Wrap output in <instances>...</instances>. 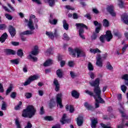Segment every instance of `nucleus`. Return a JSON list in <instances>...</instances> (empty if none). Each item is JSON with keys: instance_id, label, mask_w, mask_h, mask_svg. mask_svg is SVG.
Returning <instances> with one entry per match:
<instances>
[{"instance_id": "1", "label": "nucleus", "mask_w": 128, "mask_h": 128, "mask_svg": "<svg viewBox=\"0 0 128 128\" xmlns=\"http://www.w3.org/2000/svg\"><path fill=\"white\" fill-rule=\"evenodd\" d=\"M36 112V110L34 108V106L29 105L26 109L24 110L22 112V116L23 118H32Z\"/></svg>"}, {"instance_id": "2", "label": "nucleus", "mask_w": 128, "mask_h": 128, "mask_svg": "<svg viewBox=\"0 0 128 128\" xmlns=\"http://www.w3.org/2000/svg\"><path fill=\"white\" fill-rule=\"evenodd\" d=\"M76 28L78 30V34L79 36L82 40H86V37L84 34V28L88 30V26L84 24L78 23L76 24Z\"/></svg>"}, {"instance_id": "3", "label": "nucleus", "mask_w": 128, "mask_h": 128, "mask_svg": "<svg viewBox=\"0 0 128 128\" xmlns=\"http://www.w3.org/2000/svg\"><path fill=\"white\" fill-rule=\"evenodd\" d=\"M68 50L70 52V54H72L74 58H76V54L77 58H80V56L86 58V53L82 52L80 49L78 48H76L74 50H72L71 48H68Z\"/></svg>"}, {"instance_id": "4", "label": "nucleus", "mask_w": 128, "mask_h": 128, "mask_svg": "<svg viewBox=\"0 0 128 128\" xmlns=\"http://www.w3.org/2000/svg\"><path fill=\"white\" fill-rule=\"evenodd\" d=\"M94 92L95 94L94 96V98H98V100H100L101 101L100 102H104V99L102 98V96L100 94H102V90H100V86L95 87L94 88Z\"/></svg>"}, {"instance_id": "5", "label": "nucleus", "mask_w": 128, "mask_h": 128, "mask_svg": "<svg viewBox=\"0 0 128 128\" xmlns=\"http://www.w3.org/2000/svg\"><path fill=\"white\" fill-rule=\"evenodd\" d=\"M38 80V76L36 75H34L30 76L27 80L24 82V86H28V84H30L32 82H34V80Z\"/></svg>"}, {"instance_id": "6", "label": "nucleus", "mask_w": 128, "mask_h": 128, "mask_svg": "<svg viewBox=\"0 0 128 128\" xmlns=\"http://www.w3.org/2000/svg\"><path fill=\"white\" fill-rule=\"evenodd\" d=\"M32 18H36V16L32 14L30 16V18L29 19V21L28 24V26L30 30H34L36 28H34V22H32Z\"/></svg>"}, {"instance_id": "7", "label": "nucleus", "mask_w": 128, "mask_h": 128, "mask_svg": "<svg viewBox=\"0 0 128 128\" xmlns=\"http://www.w3.org/2000/svg\"><path fill=\"white\" fill-rule=\"evenodd\" d=\"M62 93L58 94L56 96V102L57 104L59 105L60 108H64V106H62Z\"/></svg>"}, {"instance_id": "8", "label": "nucleus", "mask_w": 128, "mask_h": 128, "mask_svg": "<svg viewBox=\"0 0 128 128\" xmlns=\"http://www.w3.org/2000/svg\"><path fill=\"white\" fill-rule=\"evenodd\" d=\"M96 65L100 68H102V56L100 54H98L96 57Z\"/></svg>"}, {"instance_id": "9", "label": "nucleus", "mask_w": 128, "mask_h": 128, "mask_svg": "<svg viewBox=\"0 0 128 128\" xmlns=\"http://www.w3.org/2000/svg\"><path fill=\"white\" fill-rule=\"evenodd\" d=\"M104 36L107 42H110L111 40L112 39V32H110V30H107Z\"/></svg>"}, {"instance_id": "10", "label": "nucleus", "mask_w": 128, "mask_h": 128, "mask_svg": "<svg viewBox=\"0 0 128 128\" xmlns=\"http://www.w3.org/2000/svg\"><path fill=\"white\" fill-rule=\"evenodd\" d=\"M8 32H10L12 38H14V36H16V28L12 26H9Z\"/></svg>"}, {"instance_id": "11", "label": "nucleus", "mask_w": 128, "mask_h": 128, "mask_svg": "<svg viewBox=\"0 0 128 128\" xmlns=\"http://www.w3.org/2000/svg\"><path fill=\"white\" fill-rule=\"evenodd\" d=\"M94 24L96 26H98L95 29V32L96 34H98L100 31V28H102V24L100 23H98V21H94Z\"/></svg>"}, {"instance_id": "12", "label": "nucleus", "mask_w": 128, "mask_h": 128, "mask_svg": "<svg viewBox=\"0 0 128 128\" xmlns=\"http://www.w3.org/2000/svg\"><path fill=\"white\" fill-rule=\"evenodd\" d=\"M106 10L108 12V13L111 14L112 16H116V12H114V6H108L106 8Z\"/></svg>"}, {"instance_id": "13", "label": "nucleus", "mask_w": 128, "mask_h": 128, "mask_svg": "<svg viewBox=\"0 0 128 128\" xmlns=\"http://www.w3.org/2000/svg\"><path fill=\"white\" fill-rule=\"evenodd\" d=\"M70 122V120L66 119V114H64L62 118L60 120V122L62 124H68Z\"/></svg>"}, {"instance_id": "14", "label": "nucleus", "mask_w": 128, "mask_h": 128, "mask_svg": "<svg viewBox=\"0 0 128 128\" xmlns=\"http://www.w3.org/2000/svg\"><path fill=\"white\" fill-rule=\"evenodd\" d=\"M90 84L92 86H94V88L100 86V78H96L94 82H90Z\"/></svg>"}, {"instance_id": "15", "label": "nucleus", "mask_w": 128, "mask_h": 128, "mask_svg": "<svg viewBox=\"0 0 128 128\" xmlns=\"http://www.w3.org/2000/svg\"><path fill=\"white\" fill-rule=\"evenodd\" d=\"M76 122L78 126H82L84 124V118L82 116H79L76 119Z\"/></svg>"}, {"instance_id": "16", "label": "nucleus", "mask_w": 128, "mask_h": 128, "mask_svg": "<svg viewBox=\"0 0 128 128\" xmlns=\"http://www.w3.org/2000/svg\"><path fill=\"white\" fill-rule=\"evenodd\" d=\"M122 20L126 24H128V14L124 13V14L121 17Z\"/></svg>"}, {"instance_id": "17", "label": "nucleus", "mask_w": 128, "mask_h": 128, "mask_svg": "<svg viewBox=\"0 0 128 128\" xmlns=\"http://www.w3.org/2000/svg\"><path fill=\"white\" fill-rule=\"evenodd\" d=\"M96 100L95 103V108H100V104H104L106 102H104L103 100V102H102L101 100L98 99V98H94Z\"/></svg>"}, {"instance_id": "18", "label": "nucleus", "mask_w": 128, "mask_h": 128, "mask_svg": "<svg viewBox=\"0 0 128 128\" xmlns=\"http://www.w3.org/2000/svg\"><path fill=\"white\" fill-rule=\"evenodd\" d=\"M32 56H38V47L37 46H34V49L31 52Z\"/></svg>"}, {"instance_id": "19", "label": "nucleus", "mask_w": 128, "mask_h": 128, "mask_svg": "<svg viewBox=\"0 0 128 128\" xmlns=\"http://www.w3.org/2000/svg\"><path fill=\"white\" fill-rule=\"evenodd\" d=\"M98 119L95 118L91 120V128H96V124H98Z\"/></svg>"}, {"instance_id": "20", "label": "nucleus", "mask_w": 128, "mask_h": 128, "mask_svg": "<svg viewBox=\"0 0 128 128\" xmlns=\"http://www.w3.org/2000/svg\"><path fill=\"white\" fill-rule=\"evenodd\" d=\"M65 108L67 112H68V110H70V112L71 114L74 112V106H72V105L68 106V104H67Z\"/></svg>"}, {"instance_id": "21", "label": "nucleus", "mask_w": 128, "mask_h": 128, "mask_svg": "<svg viewBox=\"0 0 128 128\" xmlns=\"http://www.w3.org/2000/svg\"><path fill=\"white\" fill-rule=\"evenodd\" d=\"M54 84L56 86V92H58L60 90V83H58V80L56 79H54Z\"/></svg>"}, {"instance_id": "22", "label": "nucleus", "mask_w": 128, "mask_h": 128, "mask_svg": "<svg viewBox=\"0 0 128 128\" xmlns=\"http://www.w3.org/2000/svg\"><path fill=\"white\" fill-rule=\"evenodd\" d=\"M32 30H27L20 33V36H28V34H34V32H32Z\"/></svg>"}, {"instance_id": "23", "label": "nucleus", "mask_w": 128, "mask_h": 128, "mask_svg": "<svg viewBox=\"0 0 128 128\" xmlns=\"http://www.w3.org/2000/svg\"><path fill=\"white\" fill-rule=\"evenodd\" d=\"M56 74L59 78H62L64 76V71L60 69H58L56 71Z\"/></svg>"}, {"instance_id": "24", "label": "nucleus", "mask_w": 128, "mask_h": 128, "mask_svg": "<svg viewBox=\"0 0 128 128\" xmlns=\"http://www.w3.org/2000/svg\"><path fill=\"white\" fill-rule=\"evenodd\" d=\"M8 36L6 32L3 34L1 37H0V42H1L2 43L4 42H6V40L8 38Z\"/></svg>"}, {"instance_id": "25", "label": "nucleus", "mask_w": 128, "mask_h": 128, "mask_svg": "<svg viewBox=\"0 0 128 128\" xmlns=\"http://www.w3.org/2000/svg\"><path fill=\"white\" fill-rule=\"evenodd\" d=\"M50 18L49 22L51 24L56 25V24H58V20L52 18V15H50Z\"/></svg>"}, {"instance_id": "26", "label": "nucleus", "mask_w": 128, "mask_h": 128, "mask_svg": "<svg viewBox=\"0 0 128 128\" xmlns=\"http://www.w3.org/2000/svg\"><path fill=\"white\" fill-rule=\"evenodd\" d=\"M54 62L52 60L49 59L46 61L45 62H44L43 66H52V64Z\"/></svg>"}, {"instance_id": "27", "label": "nucleus", "mask_w": 128, "mask_h": 128, "mask_svg": "<svg viewBox=\"0 0 128 128\" xmlns=\"http://www.w3.org/2000/svg\"><path fill=\"white\" fill-rule=\"evenodd\" d=\"M72 96L75 98H80V94L78 93V92L76 90H74L72 92Z\"/></svg>"}, {"instance_id": "28", "label": "nucleus", "mask_w": 128, "mask_h": 128, "mask_svg": "<svg viewBox=\"0 0 128 128\" xmlns=\"http://www.w3.org/2000/svg\"><path fill=\"white\" fill-rule=\"evenodd\" d=\"M90 52H92V54H100V52H102V51H100V49L98 48L94 49L90 48Z\"/></svg>"}, {"instance_id": "29", "label": "nucleus", "mask_w": 128, "mask_h": 128, "mask_svg": "<svg viewBox=\"0 0 128 128\" xmlns=\"http://www.w3.org/2000/svg\"><path fill=\"white\" fill-rule=\"evenodd\" d=\"M84 106L88 110H94V107L91 105H90L88 102H85Z\"/></svg>"}, {"instance_id": "30", "label": "nucleus", "mask_w": 128, "mask_h": 128, "mask_svg": "<svg viewBox=\"0 0 128 128\" xmlns=\"http://www.w3.org/2000/svg\"><path fill=\"white\" fill-rule=\"evenodd\" d=\"M122 80H125V84L126 86H128V74H125L123 75L122 76Z\"/></svg>"}, {"instance_id": "31", "label": "nucleus", "mask_w": 128, "mask_h": 128, "mask_svg": "<svg viewBox=\"0 0 128 128\" xmlns=\"http://www.w3.org/2000/svg\"><path fill=\"white\" fill-rule=\"evenodd\" d=\"M62 24L64 28L66 30H68L69 25L66 22V20H63Z\"/></svg>"}, {"instance_id": "32", "label": "nucleus", "mask_w": 128, "mask_h": 128, "mask_svg": "<svg viewBox=\"0 0 128 128\" xmlns=\"http://www.w3.org/2000/svg\"><path fill=\"white\" fill-rule=\"evenodd\" d=\"M15 124L17 128H22V125L20 124V122L18 118L15 119Z\"/></svg>"}, {"instance_id": "33", "label": "nucleus", "mask_w": 128, "mask_h": 128, "mask_svg": "<svg viewBox=\"0 0 128 128\" xmlns=\"http://www.w3.org/2000/svg\"><path fill=\"white\" fill-rule=\"evenodd\" d=\"M103 26L105 28H108V26H110V22L108 20L104 19L103 20Z\"/></svg>"}, {"instance_id": "34", "label": "nucleus", "mask_w": 128, "mask_h": 128, "mask_svg": "<svg viewBox=\"0 0 128 128\" xmlns=\"http://www.w3.org/2000/svg\"><path fill=\"white\" fill-rule=\"evenodd\" d=\"M6 54H16V51L10 49H7L6 50Z\"/></svg>"}, {"instance_id": "35", "label": "nucleus", "mask_w": 128, "mask_h": 128, "mask_svg": "<svg viewBox=\"0 0 128 128\" xmlns=\"http://www.w3.org/2000/svg\"><path fill=\"white\" fill-rule=\"evenodd\" d=\"M20 60L18 58L10 60V62H11V64H20Z\"/></svg>"}, {"instance_id": "36", "label": "nucleus", "mask_w": 128, "mask_h": 128, "mask_svg": "<svg viewBox=\"0 0 128 128\" xmlns=\"http://www.w3.org/2000/svg\"><path fill=\"white\" fill-rule=\"evenodd\" d=\"M46 36H48L51 40H54V33H52V32H46Z\"/></svg>"}, {"instance_id": "37", "label": "nucleus", "mask_w": 128, "mask_h": 128, "mask_svg": "<svg viewBox=\"0 0 128 128\" xmlns=\"http://www.w3.org/2000/svg\"><path fill=\"white\" fill-rule=\"evenodd\" d=\"M54 100L52 98L50 100V102L48 104V106L50 108H54Z\"/></svg>"}, {"instance_id": "38", "label": "nucleus", "mask_w": 128, "mask_h": 128, "mask_svg": "<svg viewBox=\"0 0 128 128\" xmlns=\"http://www.w3.org/2000/svg\"><path fill=\"white\" fill-rule=\"evenodd\" d=\"M2 108L1 109L2 110H6V102H4V101H2Z\"/></svg>"}, {"instance_id": "39", "label": "nucleus", "mask_w": 128, "mask_h": 128, "mask_svg": "<svg viewBox=\"0 0 128 128\" xmlns=\"http://www.w3.org/2000/svg\"><path fill=\"white\" fill-rule=\"evenodd\" d=\"M48 2V4H49L50 6L52 7L56 4V2L54 0H47Z\"/></svg>"}, {"instance_id": "40", "label": "nucleus", "mask_w": 128, "mask_h": 128, "mask_svg": "<svg viewBox=\"0 0 128 128\" xmlns=\"http://www.w3.org/2000/svg\"><path fill=\"white\" fill-rule=\"evenodd\" d=\"M16 54L17 56H18L20 58H22V56H24V52H22V50L21 49L18 50Z\"/></svg>"}, {"instance_id": "41", "label": "nucleus", "mask_w": 128, "mask_h": 128, "mask_svg": "<svg viewBox=\"0 0 128 128\" xmlns=\"http://www.w3.org/2000/svg\"><path fill=\"white\" fill-rule=\"evenodd\" d=\"M12 90V86L10 85L6 91V96H8Z\"/></svg>"}, {"instance_id": "42", "label": "nucleus", "mask_w": 128, "mask_h": 128, "mask_svg": "<svg viewBox=\"0 0 128 128\" xmlns=\"http://www.w3.org/2000/svg\"><path fill=\"white\" fill-rule=\"evenodd\" d=\"M88 68L89 70L90 71L94 70V66H92V63L89 62L88 64Z\"/></svg>"}, {"instance_id": "43", "label": "nucleus", "mask_w": 128, "mask_h": 128, "mask_svg": "<svg viewBox=\"0 0 128 128\" xmlns=\"http://www.w3.org/2000/svg\"><path fill=\"white\" fill-rule=\"evenodd\" d=\"M32 128V124L30 122V121H28L24 128Z\"/></svg>"}, {"instance_id": "44", "label": "nucleus", "mask_w": 128, "mask_h": 128, "mask_svg": "<svg viewBox=\"0 0 128 128\" xmlns=\"http://www.w3.org/2000/svg\"><path fill=\"white\" fill-rule=\"evenodd\" d=\"M106 68L107 69L109 70H112L114 69V68H112V66L110 65V62H107Z\"/></svg>"}, {"instance_id": "45", "label": "nucleus", "mask_w": 128, "mask_h": 128, "mask_svg": "<svg viewBox=\"0 0 128 128\" xmlns=\"http://www.w3.org/2000/svg\"><path fill=\"white\" fill-rule=\"evenodd\" d=\"M5 16L8 20H12V16L8 14H5Z\"/></svg>"}, {"instance_id": "46", "label": "nucleus", "mask_w": 128, "mask_h": 128, "mask_svg": "<svg viewBox=\"0 0 128 128\" xmlns=\"http://www.w3.org/2000/svg\"><path fill=\"white\" fill-rule=\"evenodd\" d=\"M88 74H89L90 78H92V80H94V78H96V75L94 74V72H90L88 73Z\"/></svg>"}, {"instance_id": "47", "label": "nucleus", "mask_w": 128, "mask_h": 128, "mask_svg": "<svg viewBox=\"0 0 128 128\" xmlns=\"http://www.w3.org/2000/svg\"><path fill=\"white\" fill-rule=\"evenodd\" d=\"M70 76L72 78H76V74L74 72L70 71Z\"/></svg>"}, {"instance_id": "48", "label": "nucleus", "mask_w": 128, "mask_h": 128, "mask_svg": "<svg viewBox=\"0 0 128 128\" xmlns=\"http://www.w3.org/2000/svg\"><path fill=\"white\" fill-rule=\"evenodd\" d=\"M45 120H49L50 122L52 120H54V118H52V116H47L44 117Z\"/></svg>"}, {"instance_id": "49", "label": "nucleus", "mask_w": 128, "mask_h": 128, "mask_svg": "<svg viewBox=\"0 0 128 128\" xmlns=\"http://www.w3.org/2000/svg\"><path fill=\"white\" fill-rule=\"evenodd\" d=\"M85 92H86V94H87L90 96H94V92H92L88 90H85Z\"/></svg>"}, {"instance_id": "50", "label": "nucleus", "mask_w": 128, "mask_h": 128, "mask_svg": "<svg viewBox=\"0 0 128 128\" xmlns=\"http://www.w3.org/2000/svg\"><path fill=\"white\" fill-rule=\"evenodd\" d=\"M10 98H12L14 99L16 98V92H12L10 95Z\"/></svg>"}, {"instance_id": "51", "label": "nucleus", "mask_w": 128, "mask_h": 128, "mask_svg": "<svg viewBox=\"0 0 128 128\" xmlns=\"http://www.w3.org/2000/svg\"><path fill=\"white\" fill-rule=\"evenodd\" d=\"M64 36V40H70V37L68 36V34L66 33H64L63 35Z\"/></svg>"}, {"instance_id": "52", "label": "nucleus", "mask_w": 128, "mask_h": 128, "mask_svg": "<svg viewBox=\"0 0 128 128\" xmlns=\"http://www.w3.org/2000/svg\"><path fill=\"white\" fill-rule=\"evenodd\" d=\"M29 56L30 58H32V60H33L34 62H38V58L34 56L32 54H30Z\"/></svg>"}, {"instance_id": "53", "label": "nucleus", "mask_w": 128, "mask_h": 128, "mask_svg": "<svg viewBox=\"0 0 128 128\" xmlns=\"http://www.w3.org/2000/svg\"><path fill=\"white\" fill-rule=\"evenodd\" d=\"M44 94V90H38V96H42Z\"/></svg>"}, {"instance_id": "54", "label": "nucleus", "mask_w": 128, "mask_h": 128, "mask_svg": "<svg viewBox=\"0 0 128 128\" xmlns=\"http://www.w3.org/2000/svg\"><path fill=\"white\" fill-rule=\"evenodd\" d=\"M121 90L122 92L126 94V87L124 85H122L121 86Z\"/></svg>"}, {"instance_id": "55", "label": "nucleus", "mask_w": 128, "mask_h": 128, "mask_svg": "<svg viewBox=\"0 0 128 128\" xmlns=\"http://www.w3.org/2000/svg\"><path fill=\"white\" fill-rule=\"evenodd\" d=\"M104 38H106V36H104V35H102L100 36V40L101 42H104Z\"/></svg>"}, {"instance_id": "56", "label": "nucleus", "mask_w": 128, "mask_h": 128, "mask_svg": "<svg viewBox=\"0 0 128 128\" xmlns=\"http://www.w3.org/2000/svg\"><path fill=\"white\" fill-rule=\"evenodd\" d=\"M40 114L41 115L44 114V106L40 108Z\"/></svg>"}, {"instance_id": "57", "label": "nucleus", "mask_w": 128, "mask_h": 128, "mask_svg": "<svg viewBox=\"0 0 128 128\" xmlns=\"http://www.w3.org/2000/svg\"><path fill=\"white\" fill-rule=\"evenodd\" d=\"M96 38H98V34H96V33H94L91 36V38L92 40H96Z\"/></svg>"}, {"instance_id": "58", "label": "nucleus", "mask_w": 128, "mask_h": 128, "mask_svg": "<svg viewBox=\"0 0 128 128\" xmlns=\"http://www.w3.org/2000/svg\"><path fill=\"white\" fill-rule=\"evenodd\" d=\"M118 6L119 8H124V2H122V1H120V2H118Z\"/></svg>"}, {"instance_id": "59", "label": "nucleus", "mask_w": 128, "mask_h": 128, "mask_svg": "<svg viewBox=\"0 0 128 128\" xmlns=\"http://www.w3.org/2000/svg\"><path fill=\"white\" fill-rule=\"evenodd\" d=\"M68 66H70V68H72V66H74V62L73 61H70L68 62Z\"/></svg>"}, {"instance_id": "60", "label": "nucleus", "mask_w": 128, "mask_h": 128, "mask_svg": "<svg viewBox=\"0 0 128 128\" xmlns=\"http://www.w3.org/2000/svg\"><path fill=\"white\" fill-rule=\"evenodd\" d=\"M52 48H50L46 51V54L48 55L50 54H52Z\"/></svg>"}, {"instance_id": "61", "label": "nucleus", "mask_w": 128, "mask_h": 128, "mask_svg": "<svg viewBox=\"0 0 128 128\" xmlns=\"http://www.w3.org/2000/svg\"><path fill=\"white\" fill-rule=\"evenodd\" d=\"M128 46L126 44L122 48V54H124V52L126 50V48H128Z\"/></svg>"}, {"instance_id": "62", "label": "nucleus", "mask_w": 128, "mask_h": 128, "mask_svg": "<svg viewBox=\"0 0 128 128\" xmlns=\"http://www.w3.org/2000/svg\"><path fill=\"white\" fill-rule=\"evenodd\" d=\"M84 18H88V20H92V17L90 16V14H86V15L84 16Z\"/></svg>"}, {"instance_id": "63", "label": "nucleus", "mask_w": 128, "mask_h": 128, "mask_svg": "<svg viewBox=\"0 0 128 128\" xmlns=\"http://www.w3.org/2000/svg\"><path fill=\"white\" fill-rule=\"evenodd\" d=\"M25 96L27 98H32V93L27 92Z\"/></svg>"}, {"instance_id": "64", "label": "nucleus", "mask_w": 128, "mask_h": 128, "mask_svg": "<svg viewBox=\"0 0 128 128\" xmlns=\"http://www.w3.org/2000/svg\"><path fill=\"white\" fill-rule=\"evenodd\" d=\"M6 28V24H0V30H4Z\"/></svg>"}]
</instances>
